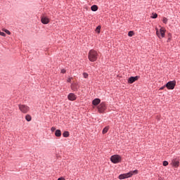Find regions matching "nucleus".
I'll return each instance as SVG.
<instances>
[{"instance_id": "aec40b11", "label": "nucleus", "mask_w": 180, "mask_h": 180, "mask_svg": "<svg viewBox=\"0 0 180 180\" xmlns=\"http://www.w3.org/2000/svg\"><path fill=\"white\" fill-rule=\"evenodd\" d=\"M96 33H101V26H98L96 29Z\"/></svg>"}, {"instance_id": "1a4fd4ad", "label": "nucleus", "mask_w": 180, "mask_h": 180, "mask_svg": "<svg viewBox=\"0 0 180 180\" xmlns=\"http://www.w3.org/2000/svg\"><path fill=\"white\" fill-rule=\"evenodd\" d=\"M137 79H139V76L131 77L129 78L128 82H129V84H133V82H136V81H137Z\"/></svg>"}, {"instance_id": "9b49d317", "label": "nucleus", "mask_w": 180, "mask_h": 180, "mask_svg": "<svg viewBox=\"0 0 180 180\" xmlns=\"http://www.w3.org/2000/svg\"><path fill=\"white\" fill-rule=\"evenodd\" d=\"M92 103L94 106H98L101 103V99L96 98L93 101Z\"/></svg>"}, {"instance_id": "a878e982", "label": "nucleus", "mask_w": 180, "mask_h": 180, "mask_svg": "<svg viewBox=\"0 0 180 180\" xmlns=\"http://www.w3.org/2000/svg\"><path fill=\"white\" fill-rule=\"evenodd\" d=\"M65 72H67V70H65V69H62L61 70V73L62 74H65Z\"/></svg>"}, {"instance_id": "dca6fc26", "label": "nucleus", "mask_w": 180, "mask_h": 180, "mask_svg": "<svg viewBox=\"0 0 180 180\" xmlns=\"http://www.w3.org/2000/svg\"><path fill=\"white\" fill-rule=\"evenodd\" d=\"M63 137H69L70 136V132L68 131H64L63 134Z\"/></svg>"}, {"instance_id": "f03ea898", "label": "nucleus", "mask_w": 180, "mask_h": 180, "mask_svg": "<svg viewBox=\"0 0 180 180\" xmlns=\"http://www.w3.org/2000/svg\"><path fill=\"white\" fill-rule=\"evenodd\" d=\"M139 174V170L136 169L134 171H130L128 173L122 174L119 176V179H126L127 178H130L133 176V175H137Z\"/></svg>"}, {"instance_id": "f3484780", "label": "nucleus", "mask_w": 180, "mask_h": 180, "mask_svg": "<svg viewBox=\"0 0 180 180\" xmlns=\"http://www.w3.org/2000/svg\"><path fill=\"white\" fill-rule=\"evenodd\" d=\"M128 36H129V37H133V36H134V32H133V31H129V32H128Z\"/></svg>"}, {"instance_id": "4be33fe9", "label": "nucleus", "mask_w": 180, "mask_h": 180, "mask_svg": "<svg viewBox=\"0 0 180 180\" xmlns=\"http://www.w3.org/2000/svg\"><path fill=\"white\" fill-rule=\"evenodd\" d=\"M83 77H84V78H88V73L84 72L83 73Z\"/></svg>"}, {"instance_id": "6ab92c4d", "label": "nucleus", "mask_w": 180, "mask_h": 180, "mask_svg": "<svg viewBox=\"0 0 180 180\" xmlns=\"http://www.w3.org/2000/svg\"><path fill=\"white\" fill-rule=\"evenodd\" d=\"M153 19H157L158 18V15L157 13H153V16H151Z\"/></svg>"}, {"instance_id": "4468645a", "label": "nucleus", "mask_w": 180, "mask_h": 180, "mask_svg": "<svg viewBox=\"0 0 180 180\" xmlns=\"http://www.w3.org/2000/svg\"><path fill=\"white\" fill-rule=\"evenodd\" d=\"M108 130H109V127H105L103 129V131H102L103 134H106V133H108Z\"/></svg>"}, {"instance_id": "0eeeda50", "label": "nucleus", "mask_w": 180, "mask_h": 180, "mask_svg": "<svg viewBox=\"0 0 180 180\" xmlns=\"http://www.w3.org/2000/svg\"><path fill=\"white\" fill-rule=\"evenodd\" d=\"M106 109V105L105 103H101L98 106V110L99 113H103L105 112V110Z\"/></svg>"}, {"instance_id": "2f4dec72", "label": "nucleus", "mask_w": 180, "mask_h": 180, "mask_svg": "<svg viewBox=\"0 0 180 180\" xmlns=\"http://www.w3.org/2000/svg\"><path fill=\"white\" fill-rule=\"evenodd\" d=\"M167 41H169V39H168Z\"/></svg>"}, {"instance_id": "b1692460", "label": "nucleus", "mask_w": 180, "mask_h": 180, "mask_svg": "<svg viewBox=\"0 0 180 180\" xmlns=\"http://www.w3.org/2000/svg\"><path fill=\"white\" fill-rule=\"evenodd\" d=\"M163 165H164V167H167V165H168V162L167 161H164L163 162Z\"/></svg>"}, {"instance_id": "2eb2a0df", "label": "nucleus", "mask_w": 180, "mask_h": 180, "mask_svg": "<svg viewBox=\"0 0 180 180\" xmlns=\"http://www.w3.org/2000/svg\"><path fill=\"white\" fill-rule=\"evenodd\" d=\"M25 120H27V122H30L32 120V116L27 115L25 116Z\"/></svg>"}, {"instance_id": "c85d7f7f", "label": "nucleus", "mask_w": 180, "mask_h": 180, "mask_svg": "<svg viewBox=\"0 0 180 180\" xmlns=\"http://www.w3.org/2000/svg\"><path fill=\"white\" fill-rule=\"evenodd\" d=\"M71 88H72V89H73V91H75V89L74 88V85H72Z\"/></svg>"}, {"instance_id": "6e6552de", "label": "nucleus", "mask_w": 180, "mask_h": 180, "mask_svg": "<svg viewBox=\"0 0 180 180\" xmlns=\"http://www.w3.org/2000/svg\"><path fill=\"white\" fill-rule=\"evenodd\" d=\"M41 23H43L44 25H48V23L50 22V20L49 19V18L44 15L41 16Z\"/></svg>"}, {"instance_id": "f257e3e1", "label": "nucleus", "mask_w": 180, "mask_h": 180, "mask_svg": "<svg viewBox=\"0 0 180 180\" xmlns=\"http://www.w3.org/2000/svg\"><path fill=\"white\" fill-rule=\"evenodd\" d=\"M88 58L91 63H95L98 60V52L94 49L90 50L88 53Z\"/></svg>"}, {"instance_id": "cd10ccee", "label": "nucleus", "mask_w": 180, "mask_h": 180, "mask_svg": "<svg viewBox=\"0 0 180 180\" xmlns=\"http://www.w3.org/2000/svg\"><path fill=\"white\" fill-rule=\"evenodd\" d=\"M58 180H65V179L64 177H60L58 179Z\"/></svg>"}, {"instance_id": "7c9ffc66", "label": "nucleus", "mask_w": 180, "mask_h": 180, "mask_svg": "<svg viewBox=\"0 0 180 180\" xmlns=\"http://www.w3.org/2000/svg\"><path fill=\"white\" fill-rule=\"evenodd\" d=\"M160 89H164V87H161Z\"/></svg>"}, {"instance_id": "7ed1b4c3", "label": "nucleus", "mask_w": 180, "mask_h": 180, "mask_svg": "<svg viewBox=\"0 0 180 180\" xmlns=\"http://www.w3.org/2000/svg\"><path fill=\"white\" fill-rule=\"evenodd\" d=\"M156 34L159 39H162L165 37V28L161 27L160 31H158V28H155Z\"/></svg>"}, {"instance_id": "c756f323", "label": "nucleus", "mask_w": 180, "mask_h": 180, "mask_svg": "<svg viewBox=\"0 0 180 180\" xmlns=\"http://www.w3.org/2000/svg\"><path fill=\"white\" fill-rule=\"evenodd\" d=\"M68 82H71V78H69V79H68Z\"/></svg>"}, {"instance_id": "20e7f679", "label": "nucleus", "mask_w": 180, "mask_h": 180, "mask_svg": "<svg viewBox=\"0 0 180 180\" xmlns=\"http://www.w3.org/2000/svg\"><path fill=\"white\" fill-rule=\"evenodd\" d=\"M19 110L22 112V113H27L30 110V108L25 104L18 105Z\"/></svg>"}, {"instance_id": "39448f33", "label": "nucleus", "mask_w": 180, "mask_h": 180, "mask_svg": "<svg viewBox=\"0 0 180 180\" xmlns=\"http://www.w3.org/2000/svg\"><path fill=\"white\" fill-rule=\"evenodd\" d=\"M110 160L113 162V164H117L120 162V160H122V158L118 155H114L111 156Z\"/></svg>"}, {"instance_id": "a211bd4d", "label": "nucleus", "mask_w": 180, "mask_h": 180, "mask_svg": "<svg viewBox=\"0 0 180 180\" xmlns=\"http://www.w3.org/2000/svg\"><path fill=\"white\" fill-rule=\"evenodd\" d=\"M162 22H163V23L167 25L168 23V19L167 18H165V17H163Z\"/></svg>"}, {"instance_id": "423d86ee", "label": "nucleus", "mask_w": 180, "mask_h": 180, "mask_svg": "<svg viewBox=\"0 0 180 180\" xmlns=\"http://www.w3.org/2000/svg\"><path fill=\"white\" fill-rule=\"evenodd\" d=\"M176 82L175 81H171L166 84V87L167 89H174L175 88Z\"/></svg>"}, {"instance_id": "393cba45", "label": "nucleus", "mask_w": 180, "mask_h": 180, "mask_svg": "<svg viewBox=\"0 0 180 180\" xmlns=\"http://www.w3.org/2000/svg\"><path fill=\"white\" fill-rule=\"evenodd\" d=\"M174 167H178V165H179V162H175L174 163Z\"/></svg>"}, {"instance_id": "ddd939ff", "label": "nucleus", "mask_w": 180, "mask_h": 180, "mask_svg": "<svg viewBox=\"0 0 180 180\" xmlns=\"http://www.w3.org/2000/svg\"><path fill=\"white\" fill-rule=\"evenodd\" d=\"M91 11H93V12H96V11H98V6L96 5H93L91 7Z\"/></svg>"}, {"instance_id": "9d476101", "label": "nucleus", "mask_w": 180, "mask_h": 180, "mask_svg": "<svg viewBox=\"0 0 180 180\" xmlns=\"http://www.w3.org/2000/svg\"><path fill=\"white\" fill-rule=\"evenodd\" d=\"M68 99L69 101H75L77 99V96L72 93H70L68 96Z\"/></svg>"}, {"instance_id": "5701e85b", "label": "nucleus", "mask_w": 180, "mask_h": 180, "mask_svg": "<svg viewBox=\"0 0 180 180\" xmlns=\"http://www.w3.org/2000/svg\"><path fill=\"white\" fill-rule=\"evenodd\" d=\"M0 36H3L4 37H5V36H6V34L0 31Z\"/></svg>"}, {"instance_id": "412c9836", "label": "nucleus", "mask_w": 180, "mask_h": 180, "mask_svg": "<svg viewBox=\"0 0 180 180\" xmlns=\"http://www.w3.org/2000/svg\"><path fill=\"white\" fill-rule=\"evenodd\" d=\"M4 32H5V33H6L7 34H11V31L8 30H4Z\"/></svg>"}, {"instance_id": "bb28decb", "label": "nucleus", "mask_w": 180, "mask_h": 180, "mask_svg": "<svg viewBox=\"0 0 180 180\" xmlns=\"http://www.w3.org/2000/svg\"><path fill=\"white\" fill-rule=\"evenodd\" d=\"M51 131H56V127H52V128L51 129Z\"/></svg>"}, {"instance_id": "f8f14e48", "label": "nucleus", "mask_w": 180, "mask_h": 180, "mask_svg": "<svg viewBox=\"0 0 180 180\" xmlns=\"http://www.w3.org/2000/svg\"><path fill=\"white\" fill-rule=\"evenodd\" d=\"M55 136H56V137H61V130L57 129V130L55 131Z\"/></svg>"}]
</instances>
